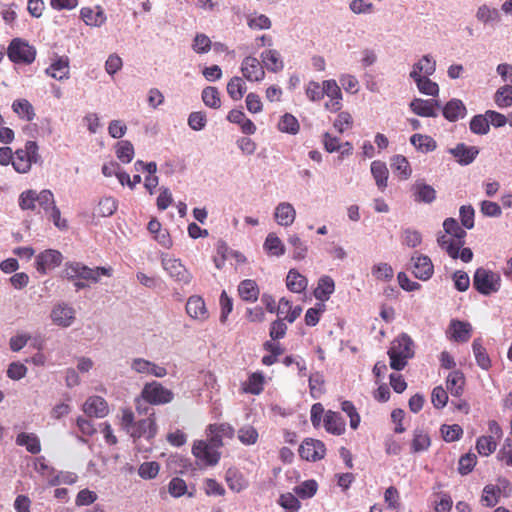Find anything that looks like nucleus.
Segmentation results:
<instances>
[{"instance_id": "nucleus-31", "label": "nucleus", "mask_w": 512, "mask_h": 512, "mask_svg": "<svg viewBox=\"0 0 512 512\" xmlns=\"http://www.w3.org/2000/svg\"><path fill=\"white\" fill-rule=\"evenodd\" d=\"M412 190L414 193L415 201L417 202L431 203L436 198L435 189L432 186L425 184L424 182L417 181L413 185Z\"/></svg>"}, {"instance_id": "nucleus-21", "label": "nucleus", "mask_w": 512, "mask_h": 512, "mask_svg": "<svg viewBox=\"0 0 512 512\" xmlns=\"http://www.w3.org/2000/svg\"><path fill=\"white\" fill-rule=\"evenodd\" d=\"M442 114L450 122H456L467 114V109L460 99H451L442 108Z\"/></svg>"}, {"instance_id": "nucleus-26", "label": "nucleus", "mask_w": 512, "mask_h": 512, "mask_svg": "<svg viewBox=\"0 0 512 512\" xmlns=\"http://www.w3.org/2000/svg\"><path fill=\"white\" fill-rule=\"evenodd\" d=\"M274 216L279 225L287 227L294 222L296 211L290 203L282 202L276 207Z\"/></svg>"}, {"instance_id": "nucleus-36", "label": "nucleus", "mask_w": 512, "mask_h": 512, "mask_svg": "<svg viewBox=\"0 0 512 512\" xmlns=\"http://www.w3.org/2000/svg\"><path fill=\"white\" fill-rule=\"evenodd\" d=\"M436 62L428 55L423 56L417 63L414 64L410 77L416 76H430L435 72Z\"/></svg>"}, {"instance_id": "nucleus-14", "label": "nucleus", "mask_w": 512, "mask_h": 512, "mask_svg": "<svg viewBox=\"0 0 512 512\" xmlns=\"http://www.w3.org/2000/svg\"><path fill=\"white\" fill-rule=\"evenodd\" d=\"M241 71L243 76L251 82H259L265 77V71L259 60L252 56H248L242 61Z\"/></svg>"}, {"instance_id": "nucleus-10", "label": "nucleus", "mask_w": 512, "mask_h": 512, "mask_svg": "<svg viewBox=\"0 0 512 512\" xmlns=\"http://www.w3.org/2000/svg\"><path fill=\"white\" fill-rule=\"evenodd\" d=\"M299 455L306 461L316 462L325 457V444L317 439L306 438L299 447Z\"/></svg>"}, {"instance_id": "nucleus-44", "label": "nucleus", "mask_w": 512, "mask_h": 512, "mask_svg": "<svg viewBox=\"0 0 512 512\" xmlns=\"http://www.w3.org/2000/svg\"><path fill=\"white\" fill-rule=\"evenodd\" d=\"M12 110L21 119L32 121L35 118V111L32 104L26 99H17L12 104Z\"/></svg>"}, {"instance_id": "nucleus-28", "label": "nucleus", "mask_w": 512, "mask_h": 512, "mask_svg": "<svg viewBox=\"0 0 512 512\" xmlns=\"http://www.w3.org/2000/svg\"><path fill=\"white\" fill-rule=\"evenodd\" d=\"M371 174L379 190L384 191L388 185L389 171L386 163L375 160L371 163Z\"/></svg>"}, {"instance_id": "nucleus-40", "label": "nucleus", "mask_w": 512, "mask_h": 512, "mask_svg": "<svg viewBox=\"0 0 512 512\" xmlns=\"http://www.w3.org/2000/svg\"><path fill=\"white\" fill-rule=\"evenodd\" d=\"M46 73L57 80H63L69 76V61L67 58H59L53 62Z\"/></svg>"}, {"instance_id": "nucleus-35", "label": "nucleus", "mask_w": 512, "mask_h": 512, "mask_svg": "<svg viewBox=\"0 0 512 512\" xmlns=\"http://www.w3.org/2000/svg\"><path fill=\"white\" fill-rule=\"evenodd\" d=\"M286 285L291 292L301 293L306 290L308 281L297 270L290 269L286 277Z\"/></svg>"}, {"instance_id": "nucleus-53", "label": "nucleus", "mask_w": 512, "mask_h": 512, "mask_svg": "<svg viewBox=\"0 0 512 512\" xmlns=\"http://www.w3.org/2000/svg\"><path fill=\"white\" fill-rule=\"evenodd\" d=\"M497 448V440L494 436H480L476 441V449L482 456L491 455Z\"/></svg>"}, {"instance_id": "nucleus-33", "label": "nucleus", "mask_w": 512, "mask_h": 512, "mask_svg": "<svg viewBox=\"0 0 512 512\" xmlns=\"http://www.w3.org/2000/svg\"><path fill=\"white\" fill-rule=\"evenodd\" d=\"M16 444L24 446L31 454H38L41 451V443L38 436L34 433L22 432L16 437Z\"/></svg>"}, {"instance_id": "nucleus-29", "label": "nucleus", "mask_w": 512, "mask_h": 512, "mask_svg": "<svg viewBox=\"0 0 512 512\" xmlns=\"http://www.w3.org/2000/svg\"><path fill=\"white\" fill-rule=\"evenodd\" d=\"M431 445V438L427 431L422 428H416L413 431V438L411 440V453H421L429 449Z\"/></svg>"}, {"instance_id": "nucleus-17", "label": "nucleus", "mask_w": 512, "mask_h": 512, "mask_svg": "<svg viewBox=\"0 0 512 512\" xmlns=\"http://www.w3.org/2000/svg\"><path fill=\"white\" fill-rule=\"evenodd\" d=\"M186 312L191 318L199 321H205L209 317L205 301L198 295H193L188 298Z\"/></svg>"}, {"instance_id": "nucleus-50", "label": "nucleus", "mask_w": 512, "mask_h": 512, "mask_svg": "<svg viewBox=\"0 0 512 512\" xmlns=\"http://www.w3.org/2000/svg\"><path fill=\"white\" fill-rule=\"evenodd\" d=\"M278 129L281 132L295 135L299 132L300 125L297 118L294 115L290 113H285L279 120Z\"/></svg>"}, {"instance_id": "nucleus-63", "label": "nucleus", "mask_w": 512, "mask_h": 512, "mask_svg": "<svg viewBox=\"0 0 512 512\" xmlns=\"http://www.w3.org/2000/svg\"><path fill=\"white\" fill-rule=\"evenodd\" d=\"M453 506L452 498L447 493L437 494V499L433 501L435 512H450Z\"/></svg>"}, {"instance_id": "nucleus-9", "label": "nucleus", "mask_w": 512, "mask_h": 512, "mask_svg": "<svg viewBox=\"0 0 512 512\" xmlns=\"http://www.w3.org/2000/svg\"><path fill=\"white\" fill-rule=\"evenodd\" d=\"M161 263L163 269L174 281L182 284L190 283L192 275L184 264H182L180 259H176L169 254H164L162 255Z\"/></svg>"}, {"instance_id": "nucleus-3", "label": "nucleus", "mask_w": 512, "mask_h": 512, "mask_svg": "<svg viewBox=\"0 0 512 512\" xmlns=\"http://www.w3.org/2000/svg\"><path fill=\"white\" fill-rule=\"evenodd\" d=\"M36 201V212L44 213L49 219H51L56 227L59 229L67 228V221L61 219L60 210L55 204L54 195L50 190H42L37 193Z\"/></svg>"}, {"instance_id": "nucleus-1", "label": "nucleus", "mask_w": 512, "mask_h": 512, "mask_svg": "<svg viewBox=\"0 0 512 512\" xmlns=\"http://www.w3.org/2000/svg\"><path fill=\"white\" fill-rule=\"evenodd\" d=\"M144 413L146 418L135 420V415L131 409H123L120 425L127 434L134 440L145 438L147 440L153 439L158 431L156 424V415L153 409L146 407Z\"/></svg>"}, {"instance_id": "nucleus-30", "label": "nucleus", "mask_w": 512, "mask_h": 512, "mask_svg": "<svg viewBox=\"0 0 512 512\" xmlns=\"http://www.w3.org/2000/svg\"><path fill=\"white\" fill-rule=\"evenodd\" d=\"M335 282L327 275L322 276L317 283V287L314 290V296L321 302L327 301L331 294L334 293Z\"/></svg>"}, {"instance_id": "nucleus-49", "label": "nucleus", "mask_w": 512, "mask_h": 512, "mask_svg": "<svg viewBox=\"0 0 512 512\" xmlns=\"http://www.w3.org/2000/svg\"><path fill=\"white\" fill-rule=\"evenodd\" d=\"M246 90V85L241 77L234 76L227 83V93L235 101L242 99Z\"/></svg>"}, {"instance_id": "nucleus-46", "label": "nucleus", "mask_w": 512, "mask_h": 512, "mask_svg": "<svg viewBox=\"0 0 512 512\" xmlns=\"http://www.w3.org/2000/svg\"><path fill=\"white\" fill-rule=\"evenodd\" d=\"M410 142L423 153L432 152L437 147L436 141L428 135L414 134L411 136Z\"/></svg>"}, {"instance_id": "nucleus-15", "label": "nucleus", "mask_w": 512, "mask_h": 512, "mask_svg": "<svg viewBox=\"0 0 512 512\" xmlns=\"http://www.w3.org/2000/svg\"><path fill=\"white\" fill-rule=\"evenodd\" d=\"M208 437L220 448L224 445L223 439H233L235 429L229 423H214L208 426Z\"/></svg>"}, {"instance_id": "nucleus-20", "label": "nucleus", "mask_w": 512, "mask_h": 512, "mask_svg": "<svg viewBox=\"0 0 512 512\" xmlns=\"http://www.w3.org/2000/svg\"><path fill=\"white\" fill-rule=\"evenodd\" d=\"M83 411L90 417L102 418L108 413V405L102 397L92 396L85 401Z\"/></svg>"}, {"instance_id": "nucleus-34", "label": "nucleus", "mask_w": 512, "mask_h": 512, "mask_svg": "<svg viewBox=\"0 0 512 512\" xmlns=\"http://www.w3.org/2000/svg\"><path fill=\"white\" fill-rule=\"evenodd\" d=\"M443 228L446 234H449L454 238L455 243L459 245L460 248L464 245L466 231L459 225L456 219H445L443 222Z\"/></svg>"}, {"instance_id": "nucleus-13", "label": "nucleus", "mask_w": 512, "mask_h": 512, "mask_svg": "<svg viewBox=\"0 0 512 512\" xmlns=\"http://www.w3.org/2000/svg\"><path fill=\"white\" fill-rule=\"evenodd\" d=\"M324 96L328 97V100L324 105L326 110L330 112H337L341 109L342 93L335 80H324Z\"/></svg>"}, {"instance_id": "nucleus-60", "label": "nucleus", "mask_w": 512, "mask_h": 512, "mask_svg": "<svg viewBox=\"0 0 512 512\" xmlns=\"http://www.w3.org/2000/svg\"><path fill=\"white\" fill-rule=\"evenodd\" d=\"M160 470V465L156 461L143 462L138 468V475L145 480L154 479Z\"/></svg>"}, {"instance_id": "nucleus-16", "label": "nucleus", "mask_w": 512, "mask_h": 512, "mask_svg": "<svg viewBox=\"0 0 512 512\" xmlns=\"http://www.w3.org/2000/svg\"><path fill=\"white\" fill-rule=\"evenodd\" d=\"M409 107L418 116L437 117L436 108H440V103L433 99L415 98L410 102Z\"/></svg>"}, {"instance_id": "nucleus-54", "label": "nucleus", "mask_w": 512, "mask_h": 512, "mask_svg": "<svg viewBox=\"0 0 512 512\" xmlns=\"http://www.w3.org/2000/svg\"><path fill=\"white\" fill-rule=\"evenodd\" d=\"M237 436L239 441L247 446L254 445L259 438V434L256 428L249 424L242 426L238 430Z\"/></svg>"}, {"instance_id": "nucleus-11", "label": "nucleus", "mask_w": 512, "mask_h": 512, "mask_svg": "<svg viewBox=\"0 0 512 512\" xmlns=\"http://www.w3.org/2000/svg\"><path fill=\"white\" fill-rule=\"evenodd\" d=\"M63 260L62 254L58 250L47 249L36 257V270L45 275L49 270L58 267Z\"/></svg>"}, {"instance_id": "nucleus-22", "label": "nucleus", "mask_w": 512, "mask_h": 512, "mask_svg": "<svg viewBox=\"0 0 512 512\" xmlns=\"http://www.w3.org/2000/svg\"><path fill=\"white\" fill-rule=\"evenodd\" d=\"M449 331L451 332V339L465 343L471 338L472 326L469 322L453 319L449 324Z\"/></svg>"}, {"instance_id": "nucleus-55", "label": "nucleus", "mask_w": 512, "mask_h": 512, "mask_svg": "<svg viewBox=\"0 0 512 512\" xmlns=\"http://www.w3.org/2000/svg\"><path fill=\"white\" fill-rule=\"evenodd\" d=\"M288 243L293 248V250H292V257H293V259H295V260H303L307 256L308 247L304 243V241H302L300 239V237L298 235H291L288 238Z\"/></svg>"}, {"instance_id": "nucleus-52", "label": "nucleus", "mask_w": 512, "mask_h": 512, "mask_svg": "<svg viewBox=\"0 0 512 512\" xmlns=\"http://www.w3.org/2000/svg\"><path fill=\"white\" fill-rule=\"evenodd\" d=\"M202 100L207 107L218 109L221 107L220 93L216 87L208 86L202 90Z\"/></svg>"}, {"instance_id": "nucleus-59", "label": "nucleus", "mask_w": 512, "mask_h": 512, "mask_svg": "<svg viewBox=\"0 0 512 512\" xmlns=\"http://www.w3.org/2000/svg\"><path fill=\"white\" fill-rule=\"evenodd\" d=\"M318 489V484L315 480H306L294 488V492L302 499L313 497Z\"/></svg>"}, {"instance_id": "nucleus-42", "label": "nucleus", "mask_w": 512, "mask_h": 512, "mask_svg": "<svg viewBox=\"0 0 512 512\" xmlns=\"http://www.w3.org/2000/svg\"><path fill=\"white\" fill-rule=\"evenodd\" d=\"M278 314L284 315V318L289 322L293 323L301 314L302 308L300 306H292V303L286 299L281 298L277 308Z\"/></svg>"}, {"instance_id": "nucleus-48", "label": "nucleus", "mask_w": 512, "mask_h": 512, "mask_svg": "<svg viewBox=\"0 0 512 512\" xmlns=\"http://www.w3.org/2000/svg\"><path fill=\"white\" fill-rule=\"evenodd\" d=\"M225 479L228 487L235 492H240L247 486L243 475L236 469H228L226 471Z\"/></svg>"}, {"instance_id": "nucleus-41", "label": "nucleus", "mask_w": 512, "mask_h": 512, "mask_svg": "<svg viewBox=\"0 0 512 512\" xmlns=\"http://www.w3.org/2000/svg\"><path fill=\"white\" fill-rule=\"evenodd\" d=\"M391 167L400 179L406 180L412 174V169L407 158L403 155H395L391 158Z\"/></svg>"}, {"instance_id": "nucleus-58", "label": "nucleus", "mask_w": 512, "mask_h": 512, "mask_svg": "<svg viewBox=\"0 0 512 512\" xmlns=\"http://www.w3.org/2000/svg\"><path fill=\"white\" fill-rule=\"evenodd\" d=\"M499 489L493 484H488L484 487L481 496V502L484 506L494 507L500 498Z\"/></svg>"}, {"instance_id": "nucleus-38", "label": "nucleus", "mask_w": 512, "mask_h": 512, "mask_svg": "<svg viewBox=\"0 0 512 512\" xmlns=\"http://www.w3.org/2000/svg\"><path fill=\"white\" fill-rule=\"evenodd\" d=\"M240 297L244 301L255 302L259 297V288L254 280H243L238 286Z\"/></svg>"}, {"instance_id": "nucleus-39", "label": "nucleus", "mask_w": 512, "mask_h": 512, "mask_svg": "<svg viewBox=\"0 0 512 512\" xmlns=\"http://www.w3.org/2000/svg\"><path fill=\"white\" fill-rule=\"evenodd\" d=\"M263 248L270 256L280 257L285 253V246L275 233H269L267 235Z\"/></svg>"}, {"instance_id": "nucleus-37", "label": "nucleus", "mask_w": 512, "mask_h": 512, "mask_svg": "<svg viewBox=\"0 0 512 512\" xmlns=\"http://www.w3.org/2000/svg\"><path fill=\"white\" fill-rule=\"evenodd\" d=\"M113 269L111 267L89 268L82 264L80 279L97 283L101 276L111 277Z\"/></svg>"}, {"instance_id": "nucleus-5", "label": "nucleus", "mask_w": 512, "mask_h": 512, "mask_svg": "<svg viewBox=\"0 0 512 512\" xmlns=\"http://www.w3.org/2000/svg\"><path fill=\"white\" fill-rule=\"evenodd\" d=\"M473 287L482 295L496 293L501 287L500 275L480 267L474 273Z\"/></svg>"}, {"instance_id": "nucleus-2", "label": "nucleus", "mask_w": 512, "mask_h": 512, "mask_svg": "<svg viewBox=\"0 0 512 512\" xmlns=\"http://www.w3.org/2000/svg\"><path fill=\"white\" fill-rule=\"evenodd\" d=\"M390 367L394 370H403L409 359L414 356V342L407 334H401L392 341L388 350Z\"/></svg>"}, {"instance_id": "nucleus-27", "label": "nucleus", "mask_w": 512, "mask_h": 512, "mask_svg": "<svg viewBox=\"0 0 512 512\" xmlns=\"http://www.w3.org/2000/svg\"><path fill=\"white\" fill-rule=\"evenodd\" d=\"M464 386L465 377L461 371L454 370L449 373L446 379V388L452 396L460 397L464 392Z\"/></svg>"}, {"instance_id": "nucleus-7", "label": "nucleus", "mask_w": 512, "mask_h": 512, "mask_svg": "<svg viewBox=\"0 0 512 512\" xmlns=\"http://www.w3.org/2000/svg\"><path fill=\"white\" fill-rule=\"evenodd\" d=\"M7 54L9 59L14 63L31 64L35 60L36 50L26 41L15 38L10 42Z\"/></svg>"}, {"instance_id": "nucleus-19", "label": "nucleus", "mask_w": 512, "mask_h": 512, "mask_svg": "<svg viewBox=\"0 0 512 512\" xmlns=\"http://www.w3.org/2000/svg\"><path fill=\"white\" fill-rule=\"evenodd\" d=\"M51 318L56 325L68 327L75 319V311L66 304H59L53 308Z\"/></svg>"}, {"instance_id": "nucleus-18", "label": "nucleus", "mask_w": 512, "mask_h": 512, "mask_svg": "<svg viewBox=\"0 0 512 512\" xmlns=\"http://www.w3.org/2000/svg\"><path fill=\"white\" fill-rule=\"evenodd\" d=\"M323 425L325 430L333 435H342L346 430V423L340 413L328 410L324 414Z\"/></svg>"}, {"instance_id": "nucleus-6", "label": "nucleus", "mask_w": 512, "mask_h": 512, "mask_svg": "<svg viewBox=\"0 0 512 512\" xmlns=\"http://www.w3.org/2000/svg\"><path fill=\"white\" fill-rule=\"evenodd\" d=\"M220 447L215 445L210 437L207 440H197L192 447L194 457L206 466L216 465L221 457Z\"/></svg>"}, {"instance_id": "nucleus-61", "label": "nucleus", "mask_w": 512, "mask_h": 512, "mask_svg": "<svg viewBox=\"0 0 512 512\" xmlns=\"http://www.w3.org/2000/svg\"><path fill=\"white\" fill-rule=\"evenodd\" d=\"M477 464V456L474 453H466L462 455L458 463V472L461 475H467L474 469Z\"/></svg>"}, {"instance_id": "nucleus-45", "label": "nucleus", "mask_w": 512, "mask_h": 512, "mask_svg": "<svg viewBox=\"0 0 512 512\" xmlns=\"http://www.w3.org/2000/svg\"><path fill=\"white\" fill-rule=\"evenodd\" d=\"M476 18L483 24H489L499 22L501 20V15L497 8H491L488 5L483 4L477 9Z\"/></svg>"}, {"instance_id": "nucleus-4", "label": "nucleus", "mask_w": 512, "mask_h": 512, "mask_svg": "<svg viewBox=\"0 0 512 512\" xmlns=\"http://www.w3.org/2000/svg\"><path fill=\"white\" fill-rule=\"evenodd\" d=\"M39 160L40 155L37 143L35 141H27L23 148H19L14 152L12 166L18 173H27L30 171L32 164L39 162Z\"/></svg>"}, {"instance_id": "nucleus-56", "label": "nucleus", "mask_w": 512, "mask_h": 512, "mask_svg": "<svg viewBox=\"0 0 512 512\" xmlns=\"http://www.w3.org/2000/svg\"><path fill=\"white\" fill-rule=\"evenodd\" d=\"M495 103L500 108L512 106V85L500 87L494 96Z\"/></svg>"}, {"instance_id": "nucleus-57", "label": "nucleus", "mask_w": 512, "mask_h": 512, "mask_svg": "<svg viewBox=\"0 0 512 512\" xmlns=\"http://www.w3.org/2000/svg\"><path fill=\"white\" fill-rule=\"evenodd\" d=\"M470 130L474 134L485 135L490 130L489 120L485 115L478 114L472 117L470 121Z\"/></svg>"}, {"instance_id": "nucleus-24", "label": "nucleus", "mask_w": 512, "mask_h": 512, "mask_svg": "<svg viewBox=\"0 0 512 512\" xmlns=\"http://www.w3.org/2000/svg\"><path fill=\"white\" fill-rule=\"evenodd\" d=\"M265 377L263 372L256 371L250 373L245 382L241 385V390L243 393L259 395L264 390Z\"/></svg>"}, {"instance_id": "nucleus-43", "label": "nucleus", "mask_w": 512, "mask_h": 512, "mask_svg": "<svg viewBox=\"0 0 512 512\" xmlns=\"http://www.w3.org/2000/svg\"><path fill=\"white\" fill-rule=\"evenodd\" d=\"M472 349L478 366L488 370L491 367V360L480 338L474 339Z\"/></svg>"}, {"instance_id": "nucleus-8", "label": "nucleus", "mask_w": 512, "mask_h": 512, "mask_svg": "<svg viewBox=\"0 0 512 512\" xmlns=\"http://www.w3.org/2000/svg\"><path fill=\"white\" fill-rule=\"evenodd\" d=\"M141 397L149 404L163 405L173 400L174 393L165 388L161 383L152 381L144 385Z\"/></svg>"}, {"instance_id": "nucleus-32", "label": "nucleus", "mask_w": 512, "mask_h": 512, "mask_svg": "<svg viewBox=\"0 0 512 512\" xmlns=\"http://www.w3.org/2000/svg\"><path fill=\"white\" fill-rule=\"evenodd\" d=\"M261 59L267 70L279 72L284 68V63L277 50L269 49L261 53Z\"/></svg>"}, {"instance_id": "nucleus-25", "label": "nucleus", "mask_w": 512, "mask_h": 512, "mask_svg": "<svg viewBox=\"0 0 512 512\" xmlns=\"http://www.w3.org/2000/svg\"><path fill=\"white\" fill-rule=\"evenodd\" d=\"M449 152L461 165H468L475 160L479 150L475 146H467L464 143H459L454 148L450 149Z\"/></svg>"}, {"instance_id": "nucleus-51", "label": "nucleus", "mask_w": 512, "mask_h": 512, "mask_svg": "<svg viewBox=\"0 0 512 512\" xmlns=\"http://www.w3.org/2000/svg\"><path fill=\"white\" fill-rule=\"evenodd\" d=\"M417 84V88L423 94L429 96H437L439 93V86L436 82H433L428 76H416L412 77Z\"/></svg>"}, {"instance_id": "nucleus-62", "label": "nucleus", "mask_w": 512, "mask_h": 512, "mask_svg": "<svg viewBox=\"0 0 512 512\" xmlns=\"http://www.w3.org/2000/svg\"><path fill=\"white\" fill-rule=\"evenodd\" d=\"M305 94L310 101H320L324 98V81L322 84L310 81L306 85Z\"/></svg>"}, {"instance_id": "nucleus-12", "label": "nucleus", "mask_w": 512, "mask_h": 512, "mask_svg": "<svg viewBox=\"0 0 512 512\" xmlns=\"http://www.w3.org/2000/svg\"><path fill=\"white\" fill-rule=\"evenodd\" d=\"M412 273L422 281L429 280L434 273V266L431 259L422 254L415 253L412 258Z\"/></svg>"}, {"instance_id": "nucleus-23", "label": "nucleus", "mask_w": 512, "mask_h": 512, "mask_svg": "<svg viewBox=\"0 0 512 512\" xmlns=\"http://www.w3.org/2000/svg\"><path fill=\"white\" fill-rule=\"evenodd\" d=\"M80 17L86 25L100 27L106 22V15L100 6L83 7L80 10Z\"/></svg>"}, {"instance_id": "nucleus-47", "label": "nucleus", "mask_w": 512, "mask_h": 512, "mask_svg": "<svg viewBox=\"0 0 512 512\" xmlns=\"http://www.w3.org/2000/svg\"><path fill=\"white\" fill-rule=\"evenodd\" d=\"M115 153L120 162L127 164L134 158V147L128 140H121L115 145Z\"/></svg>"}, {"instance_id": "nucleus-64", "label": "nucleus", "mask_w": 512, "mask_h": 512, "mask_svg": "<svg viewBox=\"0 0 512 512\" xmlns=\"http://www.w3.org/2000/svg\"><path fill=\"white\" fill-rule=\"evenodd\" d=\"M497 459L504 463L508 467H512V440L507 438L499 452L497 453Z\"/></svg>"}]
</instances>
